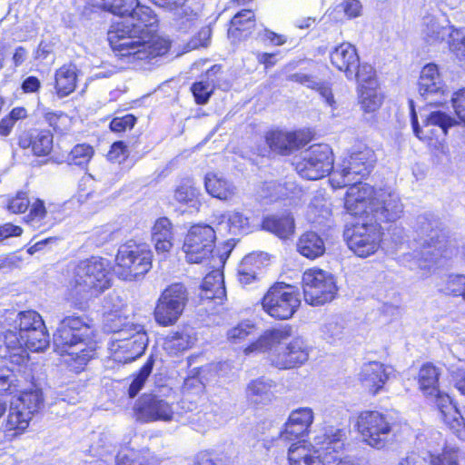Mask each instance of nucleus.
Segmentation results:
<instances>
[{
	"mask_svg": "<svg viewBox=\"0 0 465 465\" xmlns=\"http://www.w3.org/2000/svg\"><path fill=\"white\" fill-rule=\"evenodd\" d=\"M108 10L116 15L131 16L108 31V41L116 55L134 62L151 60L168 52L170 43L155 34L157 19L148 6L140 5L138 0H113Z\"/></svg>",
	"mask_w": 465,
	"mask_h": 465,
	"instance_id": "f257e3e1",
	"label": "nucleus"
},
{
	"mask_svg": "<svg viewBox=\"0 0 465 465\" xmlns=\"http://www.w3.org/2000/svg\"><path fill=\"white\" fill-rule=\"evenodd\" d=\"M48 345L49 335L45 322L42 327H36L20 338L13 331L0 335V358L3 359V365L0 367V393H13L21 386L19 377L25 373L28 361L25 348L32 351H41Z\"/></svg>",
	"mask_w": 465,
	"mask_h": 465,
	"instance_id": "f03ea898",
	"label": "nucleus"
},
{
	"mask_svg": "<svg viewBox=\"0 0 465 465\" xmlns=\"http://www.w3.org/2000/svg\"><path fill=\"white\" fill-rule=\"evenodd\" d=\"M292 336L288 325L267 330L253 343L244 350L249 355L253 352L268 351L271 365L279 370H290L302 365L309 358V348L303 339L296 337L288 344L282 345Z\"/></svg>",
	"mask_w": 465,
	"mask_h": 465,
	"instance_id": "7ed1b4c3",
	"label": "nucleus"
},
{
	"mask_svg": "<svg viewBox=\"0 0 465 465\" xmlns=\"http://www.w3.org/2000/svg\"><path fill=\"white\" fill-rule=\"evenodd\" d=\"M94 330L87 318L70 315L64 318L54 334L55 351L67 357L65 362H75L79 369L93 358L96 344Z\"/></svg>",
	"mask_w": 465,
	"mask_h": 465,
	"instance_id": "20e7f679",
	"label": "nucleus"
},
{
	"mask_svg": "<svg viewBox=\"0 0 465 465\" xmlns=\"http://www.w3.org/2000/svg\"><path fill=\"white\" fill-rule=\"evenodd\" d=\"M108 262L92 257L80 262L74 269L69 286L74 295L88 301L97 297L111 286Z\"/></svg>",
	"mask_w": 465,
	"mask_h": 465,
	"instance_id": "39448f33",
	"label": "nucleus"
},
{
	"mask_svg": "<svg viewBox=\"0 0 465 465\" xmlns=\"http://www.w3.org/2000/svg\"><path fill=\"white\" fill-rule=\"evenodd\" d=\"M43 404V395L38 389L23 391L19 397L12 401L2 424L5 436L15 438L23 434Z\"/></svg>",
	"mask_w": 465,
	"mask_h": 465,
	"instance_id": "423d86ee",
	"label": "nucleus"
},
{
	"mask_svg": "<svg viewBox=\"0 0 465 465\" xmlns=\"http://www.w3.org/2000/svg\"><path fill=\"white\" fill-rule=\"evenodd\" d=\"M216 235L214 229L207 224H195L188 231L183 251L190 263H201L208 261L212 267L222 266L226 258L213 253Z\"/></svg>",
	"mask_w": 465,
	"mask_h": 465,
	"instance_id": "0eeeda50",
	"label": "nucleus"
},
{
	"mask_svg": "<svg viewBox=\"0 0 465 465\" xmlns=\"http://www.w3.org/2000/svg\"><path fill=\"white\" fill-rule=\"evenodd\" d=\"M376 162L374 152L366 146L354 149L334 169L331 183L334 188H342L351 183L360 182L369 175Z\"/></svg>",
	"mask_w": 465,
	"mask_h": 465,
	"instance_id": "6e6552de",
	"label": "nucleus"
},
{
	"mask_svg": "<svg viewBox=\"0 0 465 465\" xmlns=\"http://www.w3.org/2000/svg\"><path fill=\"white\" fill-rule=\"evenodd\" d=\"M153 253L144 243H127L121 246L115 258V274L124 281L143 277L152 268Z\"/></svg>",
	"mask_w": 465,
	"mask_h": 465,
	"instance_id": "1a4fd4ad",
	"label": "nucleus"
},
{
	"mask_svg": "<svg viewBox=\"0 0 465 465\" xmlns=\"http://www.w3.org/2000/svg\"><path fill=\"white\" fill-rule=\"evenodd\" d=\"M382 234L381 226L367 219L356 223L345 232L349 249L361 258L369 257L379 250Z\"/></svg>",
	"mask_w": 465,
	"mask_h": 465,
	"instance_id": "9d476101",
	"label": "nucleus"
},
{
	"mask_svg": "<svg viewBox=\"0 0 465 465\" xmlns=\"http://www.w3.org/2000/svg\"><path fill=\"white\" fill-rule=\"evenodd\" d=\"M333 169L332 152L327 144H314L302 153L295 163L300 176L308 180H318Z\"/></svg>",
	"mask_w": 465,
	"mask_h": 465,
	"instance_id": "9b49d317",
	"label": "nucleus"
},
{
	"mask_svg": "<svg viewBox=\"0 0 465 465\" xmlns=\"http://www.w3.org/2000/svg\"><path fill=\"white\" fill-rule=\"evenodd\" d=\"M263 310L272 317L286 320L291 318L301 304L294 287L283 283L272 286L262 299Z\"/></svg>",
	"mask_w": 465,
	"mask_h": 465,
	"instance_id": "f8f14e48",
	"label": "nucleus"
},
{
	"mask_svg": "<svg viewBox=\"0 0 465 465\" xmlns=\"http://www.w3.org/2000/svg\"><path fill=\"white\" fill-rule=\"evenodd\" d=\"M302 288L305 302L313 306L331 302L337 292L332 275L316 268L304 272Z\"/></svg>",
	"mask_w": 465,
	"mask_h": 465,
	"instance_id": "ddd939ff",
	"label": "nucleus"
},
{
	"mask_svg": "<svg viewBox=\"0 0 465 465\" xmlns=\"http://www.w3.org/2000/svg\"><path fill=\"white\" fill-rule=\"evenodd\" d=\"M356 427L367 444L380 449L392 430L391 418L379 411H362L357 418Z\"/></svg>",
	"mask_w": 465,
	"mask_h": 465,
	"instance_id": "4468645a",
	"label": "nucleus"
},
{
	"mask_svg": "<svg viewBox=\"0 0 465 465\" xmlns=\"http://www.w3.org/2000/svg\"><path fill=\"white\" fill-rule=\"evenodd\" d=\"M180 403H169L153 395L142 396L136 404V414L140 420L156 421L162 420L165 422L176 421L181 422L183 420V412Z\"/></svg>",
	"mask_w": 465,
	"mask_h": 465,
	"instance_id": "2eb2a0df",
	"label": "nucleus"
},
{
	"mask_svg": "<svg viewBox=\"0 0 465 465\" xmlns=\"http://www.w3.org/2000/svg\"><path fill=\"white\" fill-rule=\"evenodd\" d=\"M128 332H121L120 337H115L110 344L109 349L114 361L131 362L140 357L147 347L148 338L143 327L134 329L130 339H125Z\"/></svg>",
	"mask_w": 465,
	"mask_h": 465,
	"instance_id": "dca6fc26",
	"label": "nucleus"
},
{
	"mask_svg": "<svg viewBox=\"0 0 465 465\" xmlns=\"http://www.w3.org/2000/svg\"><path fill=\"white\" fill-rule=\"evenodd\" d=\"M372 202L369 218L373 223L395 222L403 213V204L399 196L384 189H378Z\"/></svg>",
	"mask_w": 465,
	"mask_h": 465,
	"instance_id": "f3484780",
	"label": "nucleus"
},
{
	"mask_svg": "<svg viewBox=\"0 0 465 465\" xmlns=\"http://www.w3.org/2000/svg\"><path fill=\"white\" fill-rule=\"evenodd\" d=\"M345 432L334 427H326L322 434L316 436L315 442L320 445V450L324 453L327 462L336 461V465H359L357 460L351 457H339L342 450Z\"/></svg>",
	"mask_w": 465,
	"mask_h": 465,
	"instance_id": "a211bd4d",
	"label": "nucleus"
},
{
	"mask_svg": "<svg viewBox=\"0 0 465 465\" xmlns=\"http://www.w3.org/2000/svg\"><path fill=\"white\" fill-rule=\"evenodd\" d=\"M346 193L344 206L349 213L354 216L369 218L371 202H372L376 192L373 187L360 182L351 183Z\"/></svg>",
	"mask_w": 465,
	"mask_h": 465,
	"instance_id": "6ab92c4d",
	"label": "nucleus"
},
{
	"mask_svg": "<svg viewBox=\"0 0 465 465\" xmlns=\"http://www.w3.org/2000/svg\"><path fill=\"white\" fill-rule=\"evenodd\" d=\"M453 119L445 113L436 111L431 112L424 120L423 126L420 128L414 110L412 109L411 124L415 135L420 140L438 138L439 133L442 135L447 134V130L453 124Z\"/></svg>",
	"mask_w": 465,
	"mask_h": 465,
	"instance_id": "aec40b11",
	"label": "nucleus"
},
{
	"mask_svg": "<svg viewBox=\"0 0 465 465\" xmlns=\"http://www.w3.org/2000/svg\"><path fill=\"white\" fill-rule=\"evenodd\" d=\"M314 420V412L309 407H301L291 411L281 431V440H292L307 434Z\"/></svg>",
	"mask_w": 465,
	"mask_h": 465,
	"instance_id": "412c9836",
	"label": "nucleus"
},
{
	"mask_svg": "<svg viewBox=\"0 0 465 465\" xmlns=\"http://www.w3.org/2000/svg\"><path fill=\"white\" fill-rule=\"evenodd\" d=\"M435 403L441 419L450 429L462 440H465V423L451 398L439 390L434 392Z\"/></svg>",
	"mask_w": 465,
	"mask_h": 465,
	"instance_id": "4be33fe9",
	"label": "nucleus"
},
{
	"mask_svg": "<svg viewBox=\"0 0 465 465\" xmlns=\"http://www.w3.org/2000/svg\"><path fill=\"white\" fill-rule=\"evenodd\" d=\"M412 227L422 247H437L441 242L440 239L444 238L439 222L430 214L417 216Z\"/></svg>",
	"mask_w": 465,
	"mask_h": 465,
	"instance_id": "5701e85b",
	"label": "nucleus"
},
{
	"mask_svg": "<svg viewBox=\"0 0 465 465\" xmlns=\"http://www.w3.org/2000/svg\"><path fill=\"white\" fill-rule=\"evenodd\" d=\"M418 84L420 94L426 100L436 95H445L446 85L434 64H429L422 68Z\"/></svg>",
	"mask_w": 465,
	"mask_h": 465,
	"instance_id": "b1692460",
	"label": "nucleus"
},
{
	"mask_svg": "<svg viewBox=\"0 0 465 465\" xmlns=\"http://www.w3.org/2000/svg\"><path fill=\"white\" fill-rule=\"evenodd\" d=\"M331 64L339 71L344 72L346 77L351 80L354 77V69L360 62L357 50L350 43L337 45L330 54Z\"/></svg>",
	"mask_w": 465,
	"mask_h": 465,
	"instance_id": "393cba45",
	"label": "nucleus"
},
{
	"mask_svg": "<svg viewBox=\"0 0 465 465\" xmlns=\"http://www.w3.org/2000/svg\"><path fill=\"white\" fill-rule=\"evenodd\" d=\"M18 144L23 149L31 148L35 155L45 156L53 149V135L48 130L25 131L19 136Z\"/></svg>",
	"mask_w": 465,
	"mask_h": 465,
	"instance_id": "a878e982",
	"label": "nucleus"
},
{
	"mask_svg": "<svg viewBox=\"0 0 465 465\" xmlns=\"http://www.w3.org/2000/svg\"><path fill=\"white\" fill-rule=\"evenodd\" d=\"M265 139L271 150L281 154H288L305 144L300 133L271 131L267 133Z\"/></svg>",
	"mask_w": 465,
	"mask_h": 465,
	"instance_id": "bb28decb",
	"label": "nucleus"
},
{
	"mask_svg": "<svg viewBox=\"0 0 465 465\" xmlns=\"http://www.w3.org/2000/svg\"><path fill=\"white\" fill-rule=\"evenodd\" d=\"M359 375L362 386L371 394L378 393L389 377L386 367L378 361L365 363Z\"/></svg>",
	"mask_w": 465,
	"mask_h": 465,
	"instance_id": "cd10ccee",
	"label": "nucleus"
},
{
	"mask_svg": "<svg viewBox=\"0 0 465 465\" xmlns=\"http://www.w3.org/2000/svg\"><path fill=\"white\" fill-rule=\"evenodd\" d=\"M219 230L227 231L232 234L248 233L252 226L250 218L238 210L228 211L216 216Z\"/></svg>",
	"mask_w": 465,
	"mask_h": 465,
	"instance_id": "c85d7f7f",
	"label": "nucleus"
},
{
	"mask_svg": "<svg viewBox=\"0 0 465 465\" xmlns=\"http://www.w3.org/2000/svg\"><path fill=\"white\" fill-rule=\"evenodd\" d=\"M204 185L210 195L222 201H228L236 193L234 184L216 173H206Z\"/></svg>",
	"mask_w": 465,
	"mask_h": 465,
	"instance_id": "c756f323",
	"label": "nucleus"
},
{
	"mask_svg": "<svg viewBox=\"0 0 465 465\" xmlns=\"http://www.w3.org/2000/svg\"><path fill=\"white\" fill-rule=\"evenodd\" d=\"M115 462L117 465H159L160 459L148 448L125 449L117 453Z\"/></svg>",
	"mask_w": 465,
	"mask_h": 465,
	"instance_id": "7c9ffc66",
	"label": "nucleus"
},
{
	"mask_svg": "<svg viewBox=\"0 0 465 465\" xmlns=\"http://www.w3.org/2000/svg\"><path fill=\"white\" fill-rule=\"evenodd\" d=\"M297 251L302 256L310 260H314L324 254L325 243L318 233L306 232L298 239Z\"/></svg>",
	"mask_w": 465,
	"mask_h": 465,
	"instance_id": "2f4dec72",
	"label": "nucleus"
},
{
	"mask_svg": "<svg viewBox=\"0 0 465 465\" xmlns=\"http://www.w3.org/2000/svg\"><path fill=\"white\" fill-rule=\"evenodd\" d=\"M274 382L264 377L251 381L246 388V397L253 404H265L272 398Z\"/></svg>",
	"mask_w": 465,
	"mask_h": 465,
	"instance_id": "473e14b6",
	"label": "nucleus"
},
{
	"mask_svg": "<svg viewBox=\"0 0 465 465\" xmlns=\"http://www.w3.org/2000/svg\"><path fill=\"white\" fill-rule=\"evenodd\" d=\"M25 222L34 229L42 232L47 231L55 223L52 214L49 213L42 200H35L30 206Z\"/></svg>",
	"mask_w": 465,
	"mask_h": 465,
	"instance_id": "72a5a7b5",
	"label": "nucleus"
},
{
	"mask_svg": "<svg viewBox=\"0 0 465 465\" xmlns=\"http://www.w3.org/2000/svg\"><path fill=\"white\" fill-rule=\"evenodd\" d=\"M450 31V25L445 19H438L434 16H425L422 22L421 34L429 44L443 41Z\"/></svg>",
	"mask_w": 465,
	"mask_h": 465,
	"instance_id": "f704fd0d",
	"label": "nucleus"
},
{
	"mask_svg": "<svg viewBox=\"0 0 465 465\" xmlns=\"http://www.w3.org/2000/svg\"><path fill=\"white\" fill-rule=\"evenodd\" d=\"M152 241L158 252H169L173 246L172 223L169 219H158L152 230Z\"/></svg>",
	"mask_w": 465,
	"mask_h": 465,
	"instance_id": "c9c22d12",
	"label": "nucleus"
},
{
	"mask_svg": "<svg viewBox=\"0 0 465 465\" xmlns=\"http://www.w3.org/2000/svg\"><path fill=\"white\" fill-rule=\"evenodd\" d=\"M201 297L203 299H219L225 297L226 292L223 282V275L217 268L209 272L202 283Z\"/></svg>",
	"mask_w": 465,
	"mask_h": 465,
	"instance_id": "e433bc0d",
	"label": "nucleus"
},
{
	"mask_svg": "<svg viewBox=\"0 0 465 465\" xmlns=\"http://www.w3.org/2000/svg\"><path fill=\"white\" fill-rule=\"evenodd\" d=\"M263 254L252 253L246 255L238 267V280L242 285H248L258 277V271L262 265Z\"/></svg>",
	"mask_w": 465,
	"mask_h": 465,
	"instance_id": "4c0bfd02",
	"label": "nucleus"
},
{
	"mask_svg": "<svg viewBox=\"0 0 465 465\" xmlns=\"http://www.w3.org/2000/svg\"><path fill=\"white\" fill-rule=\"evenodd\" d=\"M262 227L264 230L274 233L279 238L287 239L294 232V219L290 214L281 217H267L262 222Z\"/></svg>",
	"mask_w": 465,
	"mask_h": 465,
	"instance_id": "58836bf2",
	"label": "nucleus"
},
{
	"mask_svg": "<svg viewBox=\"0 0 465 465\" xmlns=\"http://www.w3.org/2000/svg\"><path fill=\"white\" fill-rule=\"evenodd\" d=\"M181 391L183 395V398L179 402L181 409H184V405L189 403L190 406L187 407V411H193L197 400L204 391V384L199 377H188L184 380Z\"/></svg>",
	"mask_w": 465,
	"mask_h": 465,
	"instance_id": "ea45409f",
	"label": "nucleus"
},
{
	"mask_svg": "<svg viewBox=\"0 0 465 465\" xmlns=\"http://www.w3.org/2000/svg\"><path fill=\"white\" fill-rule=\"evenodd\" d=\"M76 68L74 65H64L56 71L55 89L59 96L73 93L76 87Z\"/></svg>",
	"mask_w": 465,
	"mask_h": 465,
	"instance_id": "a19ab883",
	"label": "nucleus"
},
{
	"mask_svg": "<svg viewBox=\"0 0 465 465\" xmlns=\"http://www.w3.org/2000/svg\"><path fill=\"white\" fill-rule=\"evenodd\" d=\"M383 94L379 87L358 88V100L361 109L367 114L376 112L383 102Z\"/></svg>",
	"mask_w": 465,
	"mask_h": 465,
	"instance_id": "79ce46f5",
	"label": "nucleus"
},
{
	"mask_svg": "<svg viewBox=\"0 0 465 465\" xmlns=\"http://www.w3.org/2000/svg\"><path fill=\"white\" fill-rule=\"evenodd\" d=\"M183 312V310L180 307L159 298L154 310V319L161 326H171L178 322Z\"/></svg>",
	"mask_w": 465,
	"mask_h": 465,
	"instance_id": "37998d69",
	"label": "nucleus"
},
{
	"mask_svg": "<svg viewBox=\"0 0 465 465\" xmlns=\"http://www.w3.org/2000/svg\"><path fill=\"white\" fill-rule=\"evenodd\" d=\"M194 338L185 331H176L169 333L163 341V350L170 355H177L183 352L193 344Z\"/></svg>",
	"mask_w": 465,
	"mask_h": 465,
	"instance_id": "c03bdc74",
	"label": "nucleus"
},
{
	"mask_svg": "<svg viewBox=\"0 0 465 465\" xmlns=\"http://www.w3.org/2000/svg\"><path fill=\"white\" fill-rule=\"evenodd\" d=\"M290 81L300 83L302 85H305L312 89H317L320 92V94L324 98L325 103L331 107H335V100L333 98L331 90L326 86L323 85L322 83H320L315 77L304 74V73H296L293 74H291L289 76Z\"/></svg>",
	"mask_w": 465,
	"mask_h": 465,
	"instance_id": "a18cd8bd",
	"label": "nucleus"
},
{
	"mask_svg": "<svg viewBox=\"0 0 465 465\" xmlns=\"http://www.w3.org/2000/svg\"><path fill=\"white\" fill-rule=\"evenodd\" d=\"M174 199L181 203L189 204L192 207H198L201 204V193L191 180L183 181L174 190Z\"/></svg>",
	"mask_w": 465,
	"mask_h": 465,
	"instance_id": "49530a36",
	"label": "nucleus"
},
{
	"mask_svg": "<svg viewBox=\"0 0 465 465\" xmlns=\"http://www.w3.org/2000/svg\"><path fill=\"white\" fill-rule=\"evenodd\" d=\"M440 371L432 364H424L419 372V384L420 390L426 396L434 395V392L438 391V381Z\"/></svg>",
	"mask_w": 465,
	"mask_h": 465,
	"instance_id": "de8ad7c7",
	"label": "nucleus"
},
{
	"mask_svg": "<svg viewBox=\"0 0 465 465\" xmlns=\"http://www.w3.org/2000/svg\"><path fill=\"white\" fill-rule=\"evenodd\" d=\"M159 298L184 311L189 301V292L183 283L175 282L167 286Z\"/></svg>",
	"mask_w": 465,
	"mask_h": 465,
	"instance_id": "09e8293b",
	"label": "nucleus"
},
{
	"mask_svg": "<svg viewBox=\"0 0 465 465\" xmlns=\"http://www.w3.org/2000/svg\"><path fill=\"white\" fill-rule=\"evenodd\" d=\"M43 118L57 134H64L72 128V118L62 111L45 109Z\"/></svg>",
	"mask_w": 465,
	"mask_h": 465,
	"instance_id": "8fccbe9b",
	"label": "nucleus"
},
{
	"mask_svg": "<svg viewBox=\"0 0 465 465\" xmlns=\"http://www.w3.org/2000/svg\"><path fill=\"white\" fill-rule=\"evenodd\" d=\"M440 292L454 297L461 296L465 301V275L450 274L438 284Z\"/></svg>",
	"mask_w": 465,
	"mask_h": 465,
	"instance_id": "3c124183",
	"label": "nucleus"
},
{
	"mask_svg": "<svg viewBox=\"0 0 465 465\" xmlns=\"http://www.w3.org/2000/svg\"><path fill=\"white\" fill-rule=\"evenodd\" d=\"M345 322L340 317H331L322 327V337L330 343H336L345 336Z\"/></svg>",
	"mask_w": 465,
	"mask_h": 465,
	"instance_id": "603ef678",
	"label": "nucleus"
},
{
	"mask_svg": "<svg viewBox=\"0 0 465 465\" xmlns=\"http://www.w3.org/2000/svg\"><path fill=\"white\" fill-rule=\"evenodd\" d=\"M43 319L39 313L35 311L21 312L17 313L15 323L18 326L19 331L17 332L18 338L30 332L36 327L43 326Z\"/></svg>",
	"mask_w": 465,
	"mask_h": 465,
	"instance_id": "864d4df0",
	"label": "nucleus"
},
{
	"mask_svg": "<svg viewBox=\"0 0 465 465\" xmlns=\"http://www.w3.org/2000/svg\"><path fill=\"white\" fill-rule=\"evenodd\" d=\"M450 50L461 61H465V29L450 25L447 34Z\"/></svg>",
	"mask_w": 465,
	"mask_h": 465,
	"instance_id": "5fc2aeb1",
	"label": "nucleus"
},
{
	"mask_svg": "<svg viewBox=\"0 0 465 465\" xmlns=\"http://www.w3.org/2000/svg\"><path fill=\"white\" fill-rule=\"evenodd\" d=\"M316 450H312L309 445L303 441H298L290 446L288 450V459L291 465H296L302 463L303 460L316 456Z\"/></svg>",
	"mask_w": 465,
	"mask_h": 465,
	"instance_id": "6e6d98bb",
	"label": "nucleus"
},
{
	"mask_svg": "<svg viewBox=\"0 0 465 465\" xmlns=\"http://www.w3.org/2000/svg\"><path fill=\"white\" fill-rule=\"evenodd\" d=\"M351 80H357L359 86L363 87L371 86L379 87L378 81L376 79V74L373 67L369 64H358L356 69H354V77Z\"/></svg>",
	"mask_w": 465,
	"mask_h": 465,
	"instance_id": "4d7b16f0",
	"label": "nucleus"
},
{
	"mask_svg": "<svg viewBox=\"0 0 465 465\" xmlns=\"http://www.w3.org/2000/svg\"><path fill=\"white\" fill-rule=\"evenodd\" d=\"M199 15L189 6H182L181 10L175 11L173 15V21L175 26L183 32L189 30L192 26L195 25L198 22Z\"/></svg>",
	"mask_w": 465,
	"mask_h": 465,
	"instance_id": "13d9d810",
	"label": "nucleus"
},
{
	"mask_svg": "<svg viewBox=\"0 0 465 465\" xmlns=\"http://www.w3.org/2000/svg\"><path fill=\"white\" fill-rule=\"evenodd\" d=\"M94 155V149L86 143H80L74 146L67 156V163L74 165L86 164Z\"/></svg>",
	"mask_w": 465,
	"mask_h": 465,
	"instance_id": "bf43d9fd",
	"label": "nucleus"
},
{
	"mask_svg": "<svg viewBox=\"0 0 465 465\" xmlns=\"http://www.w3.org/2000/svg\"><path fill=\"white\" fill-rule=\"evenodd\" d=\"M254 15L252 10H242L236 14L231 20L232 27L229 30L230 34H234V31L245 32L254 27Z\"/></svg>",
	"mask_w": 465,
	"mask_h": 465,
	"instance_id": "052dcab7",
	"label": "nucleus"
},
{
	"mask_svg": "<svg viewBox=\"0 0 465 465\" xmlns=\"http://www.w3.org/2000/svg\"><path fill=\"white\" fill-rule=\"evenodd\" d=\"M461 460L459 449L447 447L442 453L431 456L430 465H461Z\"/></svg>",
	"mask_w": 465,
	"mask_h": 465,
	"instance_id": "680f3d73",
	"label": "nucleus"
},
{
	"mask_svg": "<svg viewBox=\"0 0 465 465\" xmlns=\"http://www.w3.org/2000/svg\"><path fill=\"white\" fill-rule=\"evenodd\" d=\"M153 370V361L148 360L139 371V373L130 384L128 393L131 398H134L143 387L145 381L148 379Z\"/></svg>",
	"mask_w": 465,
	"mask_h": 465,
	"instance_id": "e2e57ef3",
	"label": "nucleus"
},
{
	"mask_svg": "<svg viewBox=\"0 0 465 465\" xmlns=\"http://www.w3.org/2000/svg\"><path fill=\"white\" fill-rule=\"evenodd\" d=\"M254 331L255 326L251 322H242L228 331V339L233 342H238L253 334Z\"/></svg>",
	"mask_w": 465,
	"mask_h": 465,
	"instance_id": "0e129e2a",
	"label": "nucleus"
},
{
	"mask_svg": "<svg viewBox=\"0 0 465 465\" xmlns=\"http://www.w3.org/2000/svg\"><path fill=\"white\" fill-rule=\"evenodd\" d=\"M128 322L120 315L108 314L105 322V328L108 331L114 332L115 337H120V333L129 329H124Z\"/></svg>",
	"mask_w": 465,
	"mask_h": 465,
	"instance_id": "69168bd1",
	"label": "nucleus"
},
{
	"mask_svg": "<svg viewBox=\"0 0 465 465\" xmlns=\"http://www.w3.org/2000/svg\"><path fill=\"white\" fill-rule=\"evenodd\" d=\"M29 204L26 193L20 192L8 201L7 209L13 213H22L28 209Z\"/></svg>",
	"mask_w": 465,
	"mask_h": 465,
	"instance_id": "338daca9",
	"label": "nucleus"
},
{
	"mask_svg": "<svg viewBox=\"0 0 465 465\" xmlns=\"http://www.w3.org/2000/svg\"><path fill=\"white\" fill-rule=\"evenodd\" d=\"M192 92L195 97L196 103L203 104L209 100L213 88L208 82H198L193 84Z\"/></svg>",
	"mask_w": 465,
	"mask_h": 465,
	"instance_id": "774afa93",
	"label": "nucleus"
}]
</instances>
